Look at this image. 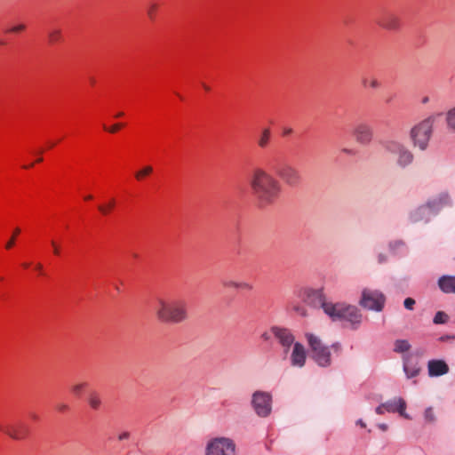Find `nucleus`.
<instances>
[{"label": "nucleus", "mask_w": 455, "mask_h": 455, "mask_svg": "<svg viewBox=\"0 0 455 455\" xmlns=\"http://www.w3.org/2000/svg\"><path fill=\"white\" fill-rule=\"evenodd\" d=\"M124 116V112H119V113H117V114L115 116V117L118 118V117H121V116Z\"/></svg>", "instance_id": "864d4df0"}, {"label": "nucleus", "mask_w": 455, "mask_h": 455, "mask_svg": "<svg viewBox=\"0 0 455 455\" xmlns=\"http://www.w3.org/2000/svg\"><path fill=\"white\" fill-rule=\"evenodd\" d=\"M385 148L389 153L397 156L396 163L399 166L406 167L412 163V153L402 143L390 140L386 143Z\"/></svg>", "instance_id": "1a4fd4ad"}, {"label": "nucleus", "mask_w": 455, "mask_h": 455, "mask_svg": "<svg viewBox=\"0 0 455 455\" xmlns=\"http://www.w3.org/2000/svg\"><path fill=\"white\" fill-rule=\"evenodd\" d=\"M4 433L12 440L21 441L28 436V427L22 422L9 425L4 428Z\"/></svg>", "instance_id": "2eb2a0df"}, {"label": "nucleus", "mask_w": 455, "mask_h": 455, "mask_svg": "<svg viewBox=\"0 0 455 455\" xmlns=\"http://www.w3.org/2000/svg\"><path fill=\"white\" fill-rule=\"evenodd\" d=\"M430 214H433L427 209L426 204L418 207L415 211L411 212L410 220L411 222L428 221Z\"/></svg>", "instance_id": "412c9836"}, {"label": "nucleus", "mask_w": 455, "mask_h": 455, "mask_svg": "<svg viewBox=\"0 0 455 455\" xmlns=\"http://www.w3.org/2000/svg\"><path fill=\"white\" fill-rule=\"evenodd\" d=\"M188 303L181 299H157L154 312L161 323H180L188 318Z\"/></svg>", "instance_id": "f03ea898"}, {"label": "nucleus", "mask_w": 455, "mask_h": 455, "mask_svg": "<svg viewBox=\"0 0 455 455\" xmlns=\"http://www.w3.org/2000/svg\"><path fill=\"white\" fill-rule=\"evenodd\" d=\"M375 411L377 414H383L386 411L385 406H383V403H381L376 408Z\"/></svg>", "instance_id": "37998d69"}, {"label": "nucleus", "mask_w": 455, "mask_h": 455, "mask_svg": "<svg viewBox=\"0 0 455 455\" xmlns=\"http://www.w3.org/2000/svg\"><path fill=\"white\" fill-rule=\"evenodd\" d=\"M48 36L51 44L57 43L61 39V31L60 29H52L49 32Z\"/></svg>", "instance_id": "7c9ffc66"}, {"label": "nucleus", "mask_w": 455, "mask_h": 455, "mask_svg": "<svg viewBox=\"0 0 455 455\" xmlns=\"http://www.w3.org/2000/svg\"><path fill=\"white\" fill-rule=\"evenodd\" d=\"M352 134L355 141L361 145H369L373 138V129L366 122H360L353 128Z\"/></svg>", "instance_id": "ddd939ff"}, {"label": "nucleus", "mask_w": 455, "mask_h": 455, "mask_svg": "<svg viewBox=\"0 0 455 455\" xmlns=\"http://www.w3.org/2000/svg\"><path fill=\"white\" fill-rule=\"evenodd\" d=\"M261 339H262L263 340H265V341H267V340H269V339H270V334H269L268 332H267V331H266V332L262 333V335H261Z\"/></svg>", "instance_id": "49530a36"}, {"label": "nucleus", "mask_w": 455, "mask_h": 455, "mask_svg": "<svg viewBox=\"0 0 455 455\" xmlns=\"http://www.w3.org/2000/svg\"><path fill=\"white\" fill-rule=\"evenodd\" d=\"M58 409H59L60 411H65V410H67V409H68V406H67V405H65V404H61V405H60V406L58 407Z\"/></svg>", "instance_id": "3c124183"}, {"label": "nucleus", "mask_w": 455, "mask_h": 455, "mask_svg": "<svg viewBox=\"0 0 455 455\" xmlns=\"http://www.w3.org/2000/svg\"><path fill=\"white\" fill-rule=\"evenodd\" d=\"M332 347L335 349V350H339V346L338 344L336 345H333Z\"/></svg>", "instance_id": "5fc2aeb1"}, {"label": "nucleus", "mask_w": 455, "mask_h": 455, "mask_svg": "<svg viewBox=\"0 0 455 455\" xmlns=\"http://www.w3.org/2000/svg\"><path fill=\"white\" fill-rule=\"evenodd\" d=\"M36 270L41 271V270H42V268H43L42 264L37 263V264L36 265Z\"/></svg>", "instance_id": "603ef678"}, {"label": "nucleus", "mask_w": 455, "mask_h": 455, "mask_svg": "<svg viewBox=\"0 0 455 455\" xmlns=\"http://www.w3.org/2000/svg\"><path fill=\"white\" fill-rule=\"evenodd\" d=\"M383 406H385L386 411H388V412H396L397 411L400 413L401 416L404 417L405 419H409V416L405 412L406 403L401 397L387 401L383 403Z\"/></svg>", "instance_id": "6ab92c4d"}, {"label": "nucleus", "mask_w": 455, "mask_h": 455, "mask_svg": "<svg viewBox=\"0 0 455 455\" xmlns=\"http://www.w3.org/2000/svg\"><path fill=\"white\" fill-rule=\"evenodd\" d=\"M51 244H52V246L53 247V253H54L55 255H59V254H60V247H59V245H58L54 241H52V242H51Z\"/></svg>", "instance_id": "79ce46f5"}, {"label": "nucleus", "mask_w": 455, "mask_h": 455, "mask_svg": "<svg viewBox=\"0 0 455 455\" xmlns=\"http://www.w3.org/2000/svg\"><path fill=\"white\" fill-rule=\"evenodd\" d=\"M271 332L283 348V354L286 356L291 345L294 346L295 337L291 330L287 328L274 326Z\"/></svg>", "instance_id": "f8f14e48"}, {"label": "nucleus", "mask_w": 455, "mask_h": 455, "mask_svg": "<svg viewBox=\"0 0 455 455\" xmlns=\"http://www.w3.org/2000/svg\"><path fill=\"white\" fill-rule=\"evenodd\" d=\"M450 204V196L447 193H441L437 196L431 198L426 204L427 209L432 213H436L443 207Z\"/></svg>", "instance_id": "f3484780"}, {"label": "nucleus", "mask_w": 455, "mask_h": 455, "mask_svg": "<svg viewBox=\"0 0 455 455\" xmlns=\"http://www.w3.org/2000/svg\"><path fill=\"white\" fill-rule=\"evenodd\" d=\"M92 198V196H87L85 197V199H86V200H91Z\"/></svg>", "instance_id": "bf43d9fd"}, {"label": "nucleus", "mask_w": 455, "mask_h": 455, "mask_svg": "<svg viewBox=\"0 0 455 455\" xmlns=\"http://www.w3.org/2000/svg\"><path fill=\"white\" fill-rule=\"evenodd\" d=\"M326 315L333 321L346 320L354 328L360 325L363 317L360 310L355 306L345 303H333V305L326 306Z\"/></svg>", "instance_id": "7ed1b4c3"}, {"label": "nucleus", "mask_w": 455, "mask_h": 455, "mask_svg": "<svg viewBox=\"0 0 455 455\" xmlns=\"http://www.w3.org/2000/svg\"><path fill=\"white\" fill-rule=\"evenodd\" d=\"M427 370L430 377H439L449 372V366L443 360H430Z\"/></svg>", "instance_id": "a211bd4d"}, {"label": "nucleus", "mask_w": 455, "mask_h": 455, "mask_svg": "<svg viewBox=\"0 0 455 455\" xmlns=\"http://www.w3.org/2000/svg\"><path fill=\"white\" fill-rule=\"evenodd\" d=\"M411 349V344L407 339H396L394 343V351L403 354Z\"/></svg>", "instance_id": "393cba45"}, {"label": "nucleus", "mask_w": 455, "mask_h": 455, "mask_svg": "<svg viewBox=\"0 0 455 455\" xmlns=\"http://www.w3.org/2000/svg\"><path fill=\"white\" fill-rule=\"evenodd\" d=\"M152 172L153 167L150 165H146L135 172V179L137 180H142L145 177L150 175Z\"/></svg>", "instance_id": "a878e982"}, {"label": "nucleus", "mask_w": 455, "mask_h": 455, "mask_svg": "<svg viewBox=\"0 0 455 455\" xmlns=\"http://www.w3.org/2000/svg\"><path fill=\"white\" fill-rule=\"evenodd\" d=\"M438 285L444 293H455V275H443L440 277Z\"/></svg>", "instance_id": "4be33fe9"}, {"label": "nucleus", "mask_w": 455, "mask_h": 455, "mask_svg": "<svg viewBox=\"0 0 455 455\" xmlns=\"http://www.w3.org/2000/svg\"><path fill=\"white\" fill-rule=\"evenodd\" d=\"M446 122L448 127L455 131V107L448 111L446 115Z\"/></svg>", "instance_id": "c85d7f7f"}, {"label": "nucleus", "mask_w": 455, "mask_h": 455, "mask_svg": "<svg viewBox=\"0 0 455 455\" xmlns=\"http://www.w3.org/2000/svg\"><path fill=\"white\" fill-rule=\"evenodd\" d=\"M356 424L359 425L361 427H366V424H365V422H363V419H358L356 421Z\"/></svg>", "instance_id": "de8ad7c7"}, {"label": "nucleus", "mask_w": 455, "mask_h": 455, "mask_svg": "<svg viewBox=\"0 0 455 455\" xmlns=\"http://www.w3.org/2000/svg\"><path fill=\"white\" fill-rule=\"evenodd\" d=\"M362 85L364 88H371L373 90H377L380 87L381 84L378 80L377 77L371 76H363L362 78Z\"/></svg>", "instance_id": "5701e85b"}, {"label": "nucleus", "mask_w": 455, "mask_h": 455, "mask_svg": "<svg viewBox=\"0 0 455 455\" xmlns=\"http://www.w3.org/2000/svg\"><path fill=\"white\" fill-rule=\"evenodd\" d=\"M292 132V129L291 128H288V129H285L283 131V135H289Z\"/></svg>", "instance_id": "8fccbe9b"}, {"label": "nucleus", "mask_w": 455, "mask_h": 455, "mask_svg": "<svg viewBox=\"0 0 455 455\" xmlns=\"http://www.w3.org/2000/svg\"><path fill=\"white\" fill-rule=\"evenodd\" d=\"M379 427L382 430V431H386L387 429V424H379Z\"/></svg>", "instance_id": "09e8293b"}, {"label": "nucleus", "mask_w": 455, "mask_h": 455, "mask_svg": "<svg viewBox=\"0 0 455 455\" xmlns=\"http://www.w3.org/2000/svg\"><path fill=\"white\" fill-rule=\"evenodd\" d=\"M203 86H204V90L210 91V87L208 85L204 84Z\"/></svg>", "instance_id": "6e6d98bb"}, {"label": "nucleus", "mask_w": 455, "mask_h": 455, "mask_svg": "<svg viewBox=\"0 0 455 455\" xmlns=\"http://www.w3.org/2000/svg\"><path fill=\"white\" fill-rule=\"evenodd\" d=\"M86 386L87 383L85 382L76 383L71 387V392L75 396H80Z\"/></svg>", "instance_id": "c756f323"}, {"label": "nucleus", "mask_w": 455, "mask_h": 455, "mask_svg": "<svg viewBox=\"0 0 455 455\" xmlns=\"http://www.w3.org/2000/svg\"><path fill=\"white\" fill-rule=\"evenodd\" d=\"M205 455H236L235 443L228 437H216L208 442Z\"/></svg>", "instance_id": "0eeeda50"}, {"label": "nucleus", "mask_w": 455, "mask_h": 455, "mask_svg": "<svg viewBox=\"0 0 455 455\" xmlns=\"http://www.w3.org/2000/svg\"><path fill=\"white\" fill-rule=\"evenodd\" d=\"M222 285L226 288L237 289L238 282L233 280H224Z\"/></svg>", "instance_id": "4c0bfd02"}, {"label": "nucleus", "mask_w": 455, "mask_h": 455, "mask_svg": "<svg viewBox=\"0 0 455 455\" xmlns=\"http://www.w3.org/2000/svg\"><path fill=\"white\" fill-rule=\"evenodd\" d=\"M416 301L412 298H407L403 301V306L408 310H413Z\"/></svg>", "instance_id": "f704fd0d"}, {"label": "nucleus", "mask_w": 455, "mask_h": 455, "mask_svg": "<svg viewBox=\"0 0 455 455\" xmlns=\"http://www.w3.org/2000/svg\"><path fill=\"white\" fill-rule=\"evenodd\" d=\"M90 406L94 409L98 410L101 404V400L97 393H92L88 399Z\"/></svg>", "instance_id": "bb28decb"}, {"label": "nucleus", "mask_w": 455, "mask_h": 455, "mask_svg": "<svg viewBox=\"0 0 455 455\" xmlns=\"http://www.w3.org/2000/svg\"><path fill=\"white\" fill-rule=\"evenodd\" d=\"M43 159L41 157H37V162H41Z\"/></svg>", "instance_id": "680f3d73"}, {"label": "nucleus", "mask_w": 455, "mask_h": 455, "mask_svg": "<svg viewBox=\"0 0 455 455\" xmlns=\"http://www.w3.org/2000/svg\"><path fill=\"white\" fill-rule=\"evenodd\" d=\"M129 437H130V433L129 432H123V433H121L118 435V440L119 441H124V440L129 439Z\"/></svg>", "instance_id": "a19ab883"}, {"label": "nucleus", "mask_w": 455, "mask_h": 455, "mask_svg": "<svg viewBox=\"0 0 455 455\" xmlns=\"http://www.w3.org/2000/svg\"><path fill=\"white\" fill-rule=\"evenodd\" d=\"M385 302L386 297L380 291L365 288L362 291L359 305L365 309L380 312Z\"/></svg>", "instance_id": "423d86ee"}, {"label": "nucleus", "mask_w": 455, "mask_h": 455, "mask_svg": "<svg viewBox=\"0 0 455 455\" xmlns=\"http://www.w3.org/2000/svg\"><path fill=\"white\" fill-rule=\"evenodd\" d=\"M427 101H428V98H427V97H426V98H424V99L422 100V102H423V103H427Z\"/></svg>", "instance_id": "13d9d810"}, {"label": "nucleus", "mask_w": 455, "mask_h": 455, "mask_svg": "<svg viewBox=\"0 0 455 455\" xmlns=\"http://www.w3.org/2000/svg\"><path fill=\"white\" fill-rule=\"evenodd\" d=\"M157 7L158 5L155 3H152L148 5V15L150 19H154L155 17V13L157 10Z\"/></svg>", "instance_id": "e433bc0d"}, {"label": "nucleus", "mask_w": 455, "mask_h": 455, "mask_svg": "<svg viewBox=\"0 0 455 455\" xmlns=\"http://www.w3.org/2000/svg\"><path fill=\"white\" fill-rule=\"evenodd\" d=\"M306 297L304 300L314 307H322L326 314V306L333 305L332 302H327L321 291L307 290L305 291Z\"/></svg>", "instance_id": "4468645a"}, {"label": "nucleus", "mask_w": 455, "mask_h": 455, "mask_svg": "<svg viewBox=\"0 0 455 455\" xmlns=\"http://www.w3.org/2000/svg\"><path fill=\"white\" fill-rule=\"evenodd\" d=\"M306 360L307 352L305 347L299 342L294 343L290 356L291 365L297 368H302L306 363Z\"/></svg>", "instance_id": "dca6fc26"}, {"label": "nucleus", "mask_w": 455, "mask_h": 455, "mask_svg": "<svg viewBox=\"0 0 455 455\" xmlns=\"http://www.w3.org/2000/svg\"><path fill=\"white\" fill-rule=\"evenodd\" d=\"M386 260H387V257L384 254H382V253L379 254V256H378L379 263H380V264L384 263V262H386Z\"/></svg>", "instance_id": "a18cd8bd"}, {"label": "nucleus", "mask_w": 455, "mask_h": 455, "mask_svg": "<svg viewBox=\"0 0 455 455\" xmlns=\"http://www.w3.org/2000/svg\"><path fill=\"white\" fill-rule=\"evenodd\" d=\"M123 127L122 124H115L110 127L104 126V129L106 131H108L111 133H116L117 131H119Z\"/></svg>", "instance_id": "58836bf2"}, {"label": "nucleus", "mask_w": 455, "mask_h": 455, "mask_svg": "<svg viewBox=\"0 0 455 455\" xmlns=\"http://www.w3.org/2000/svg\"><path fill=\"white\" fill-rule=\"evenodd\" d=\"M433 123V117H428L411 128V139L414 147L420 150L427 148L432 134Z\"/></svg>", "instance_id": "39448f33"}, {"label": "nucleus", "mask_w": 455, "mask_h": 455, "mask_svg": "<svg viewBox=\"0 0 455 455\" xmlns=\"http://www.w3.org/2000/svg\"><path fill=\"white\" fill-rule=\"evenodd\" d=\"M33 166V164H29V165H25L24 168H29V167H32Z\"/></svg>", "instance_id": "052dcab7"}, {"label": "nucleus", "mask_w": 455, "mask_h": 455, "mask_svg": "<svg viewBox=\"0 0 455 455\" xmlns=\"http://www.w3.org/2000/svg\"><path fill=\"white\" fill-rule=\"evenodd\" d=\"M449 320V316L446 313H444L443 311H438L434 319H433V322L435 324H443V323H446Z\"/></svg>", "instance_id": "cd10ccee"}, {"label": "nucleus", "mask_w": 455, "mask_h": 455, "mask_svg": "<svg viewBox=\"0 0 455 455\" xmlns=\"http://www.w3.org/2000/svg\"><path fill=\"white\" fill-rule=\"evenodd\" d=\"M306 339L310 347L312 357L315 363L322 367L331 365V360L329 347L325 346L321 339L313 333H306Z\"/></svg>", "instance_id": "20e7f679"}, {"label": "nucleus", "mask_w": 455, "mask_h": 455, "mask_svg": "<svg viewBox=\"0 0 455 455\" xmlns=\"http://www.w3.org/2000/svg\"><path fill=\"white\" fill-rule=\"evenodd\" d=\"M20 233V228H16L14 230H13V233H12V237L9 239V241L6 243L5 244V248L6 249H11L13 247L14 243H15V238L16 236Z\"/></svg>", "instance_id": "473e14b6"}, {"label": "nucleus", "mask_w": 455, "mask_h": 455, "mask_svg": "<svg viewBox=\"0 0 455 455\" xmlns=\"http://www.w3.org/2000/svg\"><path fill=\"white\" fill-rule=\"evenodd\" d=\"M270 137H271L270 129L269 128H264L262 130L261 133L259 134V138H258V142H257L258 146L260 148H267V145H268Z\"/></svg>", "instance_id": "b1692460"}, {"label": "nucleus", "mask_w": 455, "mask_h": 455, "mask_svg": "<svg viewBox=\"0 0 455 455\" xmlns=\"http://www.w3.org/2000/svg\"><path fill=\"white\" fill-rule=\"evenodd\" d=\"M251 404L258 416L267 417L272 411V395L267 392L256 391L252 395Z\"/></svg>", "instance_id": "6e6552de"}, {"label": "nucleus", "mask_w": 455, "mask_h": 455, "mask_svg": "<svg viewBox=\"0 0 455 455\" xmlns=\"http://www.w3.org/2000/svg\"><path fill=\"white\" fill-rule=\"evenodd\" d=\"M424 418H425V420L427 422H428V423L435 422V415L434 413V411H433L432 407H428V408L426 409V411L424 412Z\"/></svg>", "instance_id": "2f4dec72"}, {"label": "nucleus", "mask_w": 455, "mask_h": 455, "mask_svg": "<svg viewBox=\"0 0 455 455\" xmlns=\"http://www.w3.org/2000/svg\"><path fill=\"white\" fill-rule=\"evenodd\" d=\"M403 371L408 379L414 378L419 375L420 367L418 362H413L411 355H404L403 356Z\"/></svg>", "instance_id": "aec40b11"}, {"label": "nucleus", "mask_w": 455, "mask_h": 455, "mask_svg": "<svg viewBox=\"0 0 455 455\" xmlns=\"http://www.w3.org/2000/svg\"><path fill=\"white\" fill-rule=\"evenodd\" d=\"M276 173L279 178L289 187L296 188L301 183L302 177L299 171L290 164H281Z\"/></svg>", "instance_id": "9d476101"}, {"label": "nucleus", "mask_w": 455, "mask_h": 455, "mask_svg": "<svg viewBox=\"0 0 455 455\" xmlns=\"http://www.w3.org/2000/svg\"><path fill=\"white\" fill-rule=\"evenodd\" d=\"M249 184L253 195L261 204H272L281 192L280 182L272 174L259 167L252 170Z\"/></svg>", "instance_id": "f257e3e1"}, {"label": "nucleus", "mask_w": 455, "mask_h": 455, "mask_svg": "<svg viewBox=\"0 0 455 455\" xmlns=\"http://www.w3.org/2000/svg\"><path fill=\"white\" fill-rule=\"evenodd\" d=\"M253 286L248 282H238L237 290L251 291Z\"/></svg>", "instance_id": "c9c22d12"}, {"label": "nucleus", "mask_w": 455, "mask_h": 455, "mask_svg": "<svg viewBox=\"0 0 455 455\" xmlns=\"http://www.w3.org/2000/svg\"><path fill=\"white\" fill-rule=\"evenodd\" d=\"M23 266H24L25 267H28V263H25V264H23Z\"/></svg>", "instance_id": "e2e57ef3"}, {"label": "nucleus", "mask_w": 455, "mask_h": 455, "mask_svg": "<svg viewBox=\"0 0 455 455\" xmlns=\"http://www.w3.org/2000/svg\"><path fill=\"white\" fill-rule=\"evenodd\" d=\"M341 151L347 155H350V156H354L355 155V150L354 149H351V148H342Z\"/></svg>", "instance_id": "c03bdc74"}, {"label": "nucleus", "mask_w": 455, "mask_h": 455, "mask_svg": "<svg viewBox=\"0 0 455 455\" xmlns=\"http://www.w3.org/2000/svg\"><path fill=\"white\" fill-rule=\"evenodd\" d=\"M299 313H300V315H303V316H305V315H306V312H305V310H304V309H301V310L299 311Z\"/></svg>", "instance_id": "4d7b16f0"}, {"label": "nucleus", "mask_w": 455, "mask_h": 455, "mask_svg": "<svg viewBox=\"0 0 455 455\" xmlns=\"http://www.w3.org/2000/svg\"><path fill=\"white\" fill-rule=\"evenodd\" d=\"M114 206H115V200L111 199L107 205H100L99 211L102 214H108Z\"/></svg>", "instance_id": "72a5a7b5"}, {"label": "nucleus", "mask_w": 455, "mask_h": 455, "mask_svg": "<svg viewBox=\"0 0 455 455\" xmlns=\"http://www.w3.org/2000/svg\"><path fill=\"white\" fill-rule=\"evenodd\" d=\"M24 29H25V26H24V25H22V24H20V25H18V26H15V27H13V28H12L10 29V31H11V32H13V33H17V32H20V31H22V30H24Z\"/></svg>", "instance_id": "ea45409f"}, {"label": "nucleus", "mask_w": 455, "mask_h": 455, "mask_svg": "<svg viewBox=\"0 0 455 455\" xmlns=\"http://www.w3.org/2000/svg\"><path fill=\"white\" fill-rule=\"evenodd\" d=\"M376 23L383 29L398 31L401 28V19L395 12L383 10L376 20Z\"/></svg>", "instance_id": "9b49d317"}]
</instances>
